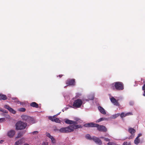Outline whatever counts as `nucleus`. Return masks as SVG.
Segmentation results:
<instances>
[{
    "instance_id": "nucleus-1",
    "label": "nucleus",
    "mask_w": 145,
    "mask_h": 145,
    "mask_svg": "<svg viewBox=\"0 0 145 145\" xmlns=\"http://www.w3.org/2000/svg\"><path fill=\"white\" fill-rule=\"evenodd\" d=\"M49 119L52 121L59 123H61V122L63 123L64 122H65L67 124L73 125L78 123V120H71L67 119H65L63 120H60L59 118H49Z\"/></svg>"
},
{
    "instance_id": "nucleus-2",
    "label": "nucleus",
    "mask_w": 145,
    "mask_h": 145,
    "mask_svg": "<svg viewBox=\"0 0 145 145\" xmlns=\"http://www.w3.org/2000/svg\"><path fill=\"white\" fill-rule=\"evenodd\" d=\"M112 86L115 87L116 90H120L123 89V85L122 82H115L112 84Z\"/></svg>"
},
{
    "instance_id": "nucleus-3",
    "label": "nucleus",
    "mask_w": 145,
    "mask_h": 145,
    "mask_svg": "<svg viewBox=\"0 0 145 145\" xmlns=\"http://www.w3.org/2000/svg\"><path fill=\"white\" fill-rule=\"evenodd\" d=\"M27 125L25 123L21 121H18L16 125V128L17 130H22L24 129Z\"/></svg>"
},
{
    "instance_id": "nucleus-4",
    "label": "nucleus",
    "mask_w": 145,
    "mask_h": 145,
    "mask_svg": "<svg viewBox=\"0 0 145 145\" xmlns=\"http://www.w3.org/2000/svg\"><path fill=\"white\" fill-rule=\"evenodd\" d=\"M71 125H69L67 127H63L60 128L59 131L61 133H68L72 132V129Z\"/></svg>"
},
{
    "instance_id": "nucleus-5",
    "label": "nucleus",
    "mask_w": 145,
    "mask_h": 145,
    "mask_svg": "<svg viewBox=\"0 0 145 145\" xmlns=\"http://www.w3.org/2000/svg\"><path fill=\"white\" fill-rule=\"evenodd\" d=\"M83 102L81 99H77L74 101L72 105L73 106L76 108H79L81 107Z\"/></svg>"
},
{
    "instance_id": "nucleus-6",
    "label": "nucleus",
    "mask_w": 145,
    "mask_h": 145,
    "mask_svg": "<svg viewBox=\"0 0 145 145\" xmlns=\"http://www.w3.org/2000/svg\"><path fill=\"white\" fill-rule=\"evenodd\" d=\"M120 115V117L121 118H122L123 117H124L128 116L133 115V114L131 112H129L126 113H125L124 112H122L120 114L119 113L117 114L114 115L113 116V118H116L118 117Z\"/></svg>"
},
{
    "instance_id": "nucleus-7",
    "label": "nucleus",
    "mask_w": 145,
    "mask_h": 145,
    "mask_svg": "<svg viewBox=\"0 0 145 145\" xmlns=\"http://www.w3.org/2000/svg\"><path fill=\"white\" fill-rule=\"evenodd\" d=\"M98 130L104 132H106L107 131V129L105 126L103 125H99L96 127Z\"/></svg>"
},
{
    "instance_id": "nucleus-8",
    "label": "nucleus",
    "mask_w": 145,
    "mask_h": 145,
    "mask_svg": "<svg viewBox=\"0 0 145 145\" xmlns=\"http://www.w3.org/2000/svg\"><path fill=\"white\" fill-rule=\"evenodd\" d=\"M75 79H68L66 82V84L67 86L71 85V86H74L75 85ZM65 86V87L67 86Z\"/></svg>"
},
{
    "instance_id": "nucleus-9",
    "label": "nucleus",
    "mask_w": 145,
    "mask_h": 145,
    "mask_svg": "<svg viewBox=\"0 0 145 145\" xmlns=\"http://www.w3.org/2000/svg\"><path fill=\"white\" fill-rule=\"evenodd\" d=\"M15 133L16 132L14 130H11L7 132V135L10 138H11L14 136Z\"/></svg>"
},
{
    "instance_id": "nucleus-10",
    "label": "nucleus",
    "mask_w": 145,
    "mask_h": 145,
    "mask_svg": "<svg viewBox=\"0 0 145 145\" xmlns=\"http://www.w3.org/2000/svg\"><path fill=\"white\" fill-rule=\"evenodd\" d=\"M110 101L112 103L115 105L119 106L120 104L118 102V100H116L114 97H112L110 99Z\"/></svg>"
},
{
    "instance_id": "nucleus-11",
    "label": "nucleus",
    "mask_w": 145,
    "mask_h": 145,
    "mask_svg": "<svg viewBox=\"0 0 145 145\" xmlns=\"http://www.w3.org/2000/svg\"><path fill=\"white\" fill-rule=\"evenodd\" d=\"M92 139L96 143L101 145L102 144V142L99 138L93 136L92 137Z\"/></svg>"
},
{
    "instance_id": "nucleus-12",
    "label": "nucleus",
    "mask_w": 145,
    "mask_h": 145,
    "mask_svg": "<svg viewBox=\"0 0 145 145\" xmlns=\"http://www.w3.org/2000/svg\"><path fill=\"white\" fill-rule=\"evenodd\" d=\"M98 125V124H97L91 123L86 124L84 125V126L86 127H97Z\"/></svg>"
},
{
    "instance_id": "nucleus-13",
    "label": "nucleus",
    "mask_w": 145,
    "mask_h": 145,
    "mask_svg": "<svg viewBox=\"0 0 145 145\" xmlns=\"http://www.w3.org/2000/svg\"><path fill=\"white\" fill-rule=\"evenodd\" d=\"M72 127L71 129H72V132L74 131V129H76L78 128H82V126L80 125H75L74 124L73 125H71Z\"/></svg>"
},
{
    "instance_id": "nucleus-14",
    "label": "nucleus",
    "mask_w": 145,
    "mask_h": 145,
    "mask_svg": "<svg viewBox=\"0 0 145 145\" xmlns=\"http://www.w3.org/2000/svg\"><path fill=\"white\" fill-rule=\"evenodd\" d=\"M98 109L101 113L103 114H106L105 110L101 106H98Z\"/></svg>"
},
{
    "instance_id": "nucleus-15",
    "label": "nucleus",
    "mask_w": 145,
    "mask_h": 145,
    "mask_svg": "<svg viewBox=\"0 0 145 145\" xmlns=\"http://www.w3.org/2000/svg\"><path fill=\"white\" fill-rule=\"evenodd\" d=\"M23 140V139H21L16 141L14 143V145H20L22 143Z\"/></svg>"
},
{
    "instance_id": "nucleus-16",
    "label": "nucleus",
    "mask_w": 145,
    "mask_h": 145,
    "mask_svg": "<svg viewBox=\"0 0 145 145\" xmlns=\"http://www.w3.org/2000/svg\"><path fill=\"white\" fill-rule=\"evenodd\" d=\"M30 105L31 106L35 107L37 108L39 107L38 104L35 102H32L30 103Z\"/></svg>"
},
{
    "instance_id": "nucleus-17",
    "label": "nucleus",
    "mask_w": 145,
    "mask_h": 145,
    "mask_svg": "<svg viewBox=\"0 0 145 145\" xmlns=\"http://www.w3.org/2000/svg\"><path fill=\"white\" fill-rule=\"evenodd\" d=\"M7 98L6 96L4 94H0V100H5L7 99Z\"/></svg>"
},
{
    "instance_id": "nucleus-18",
    "label": "nucleus",
    "mask_w": 145,
    "mask_h": 145,
    "mask_svg": "<svg viewBox=\"0 0 145 145\" xmlns=\"http://www.w3.org/2000/svg\"><path fill=\"white\" fill-rule=\"evenodd\" d=\"M129 132L132 135L135 133V130L132 128H130L129 129Z\"/></svg>"
},
{
    "instance_id": "nucleus-19",
    "label": "nucleus",
    "mask_w": 145,
    "mask_h": 145,
    "mask_svg": "<svg viewBox=\"0 0 145 145\" xmlns=\"http://www.w3.org/2000/svg\"><path fill=\"white\" fill-rule=\"evenodd\" d=\"M23 134V133H22V132L19 133L18 134L17 136L15 138H20L22 136Z\"/></svg>"
},
{
    "instance_id": "nucleus-20",
    "label": "nucleus",
    "mask_w": 145,
    "mask_h": 145,
    "mask_svg": "<svg viewBox=\"0 0 145 145\" xmlns=\"http://www.w3.org/2000/svg\"><path fill=\"white\" fill-rule=\"evenodd\" d=\"M140 140L139 138L136 137L134 140V143L135 144L137 145L140 142Z\"/></svg>"
},
{
    "instance_id": "nucleus-21",
    "label": "nucleus",
    "mask_w": 145,
    "mask_h": 145,
    "mask_svg": "<svg viewBox=\"0 0 145 145\" xmlns=\"http://www.w3.org/2000/svg\"><path fill=\"white\" fill-rule=\"evenodd\" d=\"M9 111L12 113L15 114L16 113V111L12 108L10 107L9 110Z\"/></svg>"
},
{
    "instance_id": "nucleus-22",
    "label": "nucleus",
    "mask_w": 145,
    "mask_h": 145,
    "mask_svg": "<svg viewBox=\"0 0 145 145\" xmlns=\"http://www.w3.org/2000/svg\"><path fill=\"white\" fill-rule=\"evenodd\" d=\"M100 138L102 139H104V140L106 141L109 142L110 140V139L104 137H101Z\"/></svg>"
},
{
    "instance_id": "nucleus-23",
    "label": "nucleus",
    "mask_w": 145,
    "mask_h": 145,
    "mask_svg": "<svg viewBox=\"0 0 145 145\" xmlns=\"http://www.w3.org/2000/svg\"><path fill=\"white\" fill-rule=\"evenodd\" d=\"M30 119L29 121L30 124H33L35 122L34 118H30Z\"/></svg>"
},
{
    "instance_id": "nucleus-24",
    "label": "nucleus",
    "mask_w": 145,
    "mask_h": 145,
    "mask_svg": "<svg viewBox=\"0 0 145 145\" xmlns=\"http://www.w3.org/2000/svg\"><path fill=\"white\" fill-rule=\"evenodd\" d=\"M106 118H100L99 119H98V120H97L96 122L97 123H99L100 122H101L102 121L106 120Z\"/></svg>"
},
{
    "instance_id": "nucleus-25",
    "label": "nucleus",
    "mask_w": 145,
    "mask_h": 145,
    "mask_svg": "<svg viewBox=\"0 0 145 145\" xmlns=\"http://www.w3.org/2000/svg\"><path fill=\"white\" fill-rule=\"evenodd\" d=\"M107 144L108 145H118V144L114 142H109Z\"/></svg>"
},
{
    "instance_id": "nucleus-26",
    "label": "nucleus",
    "mask_w": 145,
    "mask_h": 145,
    "mask_svg": "<svg viewBox=\"0 0 145 145\" xmlns=\"http://www.w3.org/2000/svg\"><path fill=\"white\" fill-rule=\"evenodd\" d=\"M86 138L89 140L92 139V138L89 135H87L86 136Z\"/></svg>"
},
{
    "instance_id": "nucleus-27",
    "label": "nucleus",
    "mask_w": 145,
    "mask_h": 145,
    "mask_svg": "<svg viewBox=\"0 0 145 145\" xmlns=\"http://www.w3.org/2000/svg\"><path fill=\"white\" fill-rule=\"evenodd\" d=\"M25 109L24 108H21L19 109V110L21 112H24L25 111Z\"/></svg>"
},
{
    "instance_id": "nucleus-28",
    "label": "nucleus",
    "mask_w": 145,
    "mask_h": 145,
    "mask_svg": "<svg viewBox=\"0 0 145 145\" xmlns=\"http://www.w3.org/2000/svg\"><path fill=\"white\" fill-rule=\"evenodd\" d=\"M4 107L5 108L8 109V110H9L10 108V107L8 105H4Z\"/></svg>"
},
{
    "instance_id": "nucleus-29",
    "label": "nucleus",
    "mask_w": 145,
    "mask_h": 145,
    "mask_svg": "<svg viewBox=\"0 0 145 145\" xmlns=\"http://www.w3.org/2000/svg\"><path fill=\"white\" fill-rule=\"evenodd\" d=\"M59 113L56 115H54L53 116H49L48 118H56V117L58 115H59Z\"/></svg>"
},
{
    "instance_id": "nucleus-30",
    "label": "nucleus",
    "mask_w": 145,
    "mask_h": 145,
    "mask_svg": "<svg viewBox=\"0 0 145 145\" xmlns=\"http://www.w3.org/2000/svg\"><path fill=\"white\" fill-rule=\"evenodd\" d=\"M21 117H22V118H31L29 117L28 116H27L26 115H22L21 116Z\"/></svg>"
},
{
    "instance_id": "nucleus-31",
    "label": "nucleus",
    "mask_w": 145,
    "mask_h": 145,
    "mask_svg": "<svg viewBox=\"0 0 145 145\" xmlns=\"http://www.w3.org/2000/svg\"><path fill=\"white\" fill-rule=\"evenodd\" d=\"M46 136L48 137L49 138L51 137L52 136L51 135H50L48 133H46Z\"/></svg>"
},
{
    "instance_id": "nucleus-32",
    "label": "nucleus",
    "mask_w": 145,
    "mask_h": 145,
    "mask_svg": "<svg viewBox=\"0 0 145 145\" xmlns=\"http://www.w3.org/2000/svg\"><path fill=\"white\" fill-rule=\"evenodd\" d=\"M52 142L53 143H55L56 142V140L53 137L51 140Z\"/></svg>"
},
{
    "instance_id": "nucleus-33",
    "label": "nucleus",
    "mask_w": 145,
    "mask_h": 145,
    "mask_svg": "<svg viewBox=\"0 0 145 145\" xmlns=\"http://www.w3.org/2000/svg\"><path fill=\"white\" fill-rule=\"evenodd\" d=\"M5 118H0V122H2L5 121Z\"/></svg>"
},
{
    "instance_id": "nucleus-34",
    "label": "nucleus",
    "mask_w": 145,
    "mask_h": 145,
    "mask_svg": "<svg viewBox=\"0 0 145 145\" xmlns=\"http://www.w3.org/2000/svg\"><path fill=\"white\" fill-rule=\"evenodd\" d=\"M2 110L3 111H1V112H3L4 113H7L8 112V111L7 110H6L4 109H3Z\"/></svg>"
},
{
    "instance_id": "nucleus-35",
    "label": "nucleus",
    "mask_w": 145,
    "mask_h": 145,
    "mask_svg": "<svg viewBox=\"0 0 145 145\" xmlns=\"http://www.w3.org/2000/svg\"><path fill=\"white\" fill-rule=\"evenodd\" d=\"M129 105H130L132 106L134 105V102L133 101H130L129 103Z\"/></svg>"
},
{
    "instance_id": "nucleus-36",
    "label": "nucleus",
    "mask_w": 145,
    "mask_h": 145,
    "mask_svg": "<svg viewBox=\"0 0 145 145\" xmlns=\"http://www.w3.org/2000/svg\"><path fill=\"white\" fill-rule=\"evenodd\" d=\"M38 132L37 131H34L32 133L33 134H37L38 133Z\"/></svg>"
},
{
    "instance_id": "nucleus-37",
    "label": "nucleus",
    "mask_w": 145,
    "mask_h": 145,
    "mask_svg": "<svg viewBox=\"0 0 145 145\" xmlns=\"http://www.w3.org/2000/svg\"><path fill=\"white\" fill-rule=\"evenodd\" d=\"M122 145H129L127 144V142H125L123 143Z\"/></svg>"
},
{
    "instance_id": "nucleus-38",
    "label": "nucleus",
    "mask_w": 145,
    "mask_h": 145,
    "mask_svg": "<svg viewBox=\"0 0 145 145\" xmlns=\"http://www.w3.org/2000/svg\"><path fill=\"white\" fill-rule=\"evenodd\" d=\"M141 136H142V134L141 133H139L138 134V136L137 137V138H138L139 137H140Z\"/></svg>"
},
{
    "instance_id": "nucleus-39",
    "label": "nucleus",
    "mask_w": 145,
    "mask_h": 145,
    "mask_svg": "<svg viewBox=\"0 0 145 145\" xmlns=\"http://www.w3.org/2000/svg\"><path fill=\"white\" fill-rule=\"evenodd\" d=\"M145 89V84H144L142 87V90Z\"/></svg>"
},
{
    "instance_id": "nucleus-40",
    "label": "nucleus",
    "mask_w": 145,
    "mask_h": 145,
    "mask_svg": "<svg viewBox=\"0 0 145 145\" xmlns=\"http://www.w3.org/2000/svg\"><path fill=\"white\" fill-rule=\"evenodd\" d=\"M12 99L13 100H15L17 99V98H12Z\"/></svg>"
},
{
    "instance_id": "nucleus-41",
    "label": "nucleus",
    "mask_w": 145,
    "mask_h": 145,
    "mask_svg": "<svg viewBox=\"0 0 145 145\" xmlns=\"http://www.w3.org/2000/svg\"><path fill=\"white\" fill-rule=\"evenodd\" d=\"M142 90L144 91V93L143 94V95L144 96H145V89Z\"/></svg>"
},
{
    "instance_id": "nucleus-42",
    "label": "nucleus",
    "mask_w": 145,
    "mask_h": 145,
    "mask_svg": "<svg viewBox=\"0 0 145 145\" xmlns=\"http://www.w3.org/2000/svg\"><path fill=\"white\" fill-rule=\"evenodd\" d=\"M63 76L62 75H59L58 76L60 77L61 78V77Z\"/></svg>"
},
{
    "instance_id": "nucleus-43",
    "label": "nucleus",
    "mask_w": 145,
    "mask_h": 145,
    "mask_svg": "<svg viewBox=\"0 0 145 145\" xmlns=\"http://www.w3.org/2000/svg\"><path fill=\"white\" fill-rule=\"evenodd\" d=\"M2 109H3L2 108H0V111H1V112L3 111V110H2Z\"/></svg>"
},
{
    "instance_id": "nucleus-44",
    "label": "nucleus",
    "mask_w": 145,
    "mask_h": 145,
    "mask_svg": "<svg viewBox=\"0 0 145 145\" xmlns=\"http://www.w3.org/2000/svg\"><path fill=\"white\" fill-rule=\"evenodd\" d=\"M106 136L109 137V135L108 134H107L105 135Z\"/></svg>"
},
{
    "instance_id": "nucleus-45",
    "label": "nucleus",
    "mask_w": 145,
    "mask_h": 145,
    "mask_svg": "<svg viewBox=\"0 0 145 145\" xmlns=\"http://www.w3.org/2000/svg\"><path fill=\"white\" fill-rule=\"evenodd\" d=\"M53 138V137L52 136L50 138L51 139V140Z\"/></svg>"
},
{
    "instance_id": "nucleus-46",
    "label": "nucleus",
    "mask_w": 145,
    "mask_h": 145,
    "mask_svg": "<svg viewBox=\"0 0 145 145\" xmlns=\"http://www.w3.org/2000/svg\"><path fill=\"white\" fill-rule=\"evenodd\" d=\"M86 101H89V100H88V99H86Z\"/></svg>"
},
{
    "instance_id": "nucleus-47",
    "label": "nucleus",
    "mask_w": 145,
    "mask_h": 145,
    "mask_svg": "<svg viewBox=\"0 0 145 145\" xmlns=\"http://www.w3.org/2000/svg\"><path fill=\"white\" fill-rule=\"evenodd\" d=\"M3 140H1V141L0 142V143H1V142H3Z\"/></svg>"
},
{
    "instance_id": "nucleus-48",
    "label": "nucleus",
    "mask_w": 145,
    "mask_h": 145,
    "mask_svg": "<svg viewBox=\"0 0 145 145\" xmlns=\"http://www.w3.org/2000/svg\"><path fill=\"white\" fill-rule=\"evenodd\" d=\"M48 144L47 143H46L44 145H47Z\"/></svg>"
},
{
    "instance_id": "nucleus-49",
    "label": "nucleus",
    "mask_w": 145,
    "mask_h": 145,
    "mask_svg": "<svg viewBox=\"0 0 145 145\" xmlns=\"http://www.w3.org/2000/svg\"><path fill=\"white\" fill-rule=\"evenodd\" d=\"M130 137H129V139H131V138H130Z\"/></svg>"
},
{
    "instance_id": "nucleus-50",
    "label": "nucleus",
    "mask_w": 145,
    "mask_h": 145,
    "mask_svg": "<svg viewBox=\"0 0 145 145\" xmlns=\"http://www.w3.org/2000/svg\"><path fill=\"white\" fill-rule=\"evenodd\" d=\"M3 115H4V114H3Z\"/></svg>"
},
{
    "instance_id": "nucleus-51",
    "label": "nucleus",
    "mask_w": 145,
    "mask_h": 145,
    "mask_svg": "<svg viewBox=\"0 0 145 145\" xmlns=\"http://www.w3.org/2000/svg\"><path fill=\"white\" fill-rule=\"evenodd\" d=\"M133 136V137H134V136Z\"/></svg>"
},
{
    "instance_id": "nucleus-52",
    "label": "nucleus",
    "mask_w": 145,
    "mask_h": 145,
    "mask_svg": "<svg viewBox=\"0 0 145 145\" xmlns=\"http://www.w3.org/2000/svg\"><path fill=\"white\" fill-rule=\"evenodd\" d=\"M118 145H119L118 144Z\"/></svg>"
}]
</instances>
